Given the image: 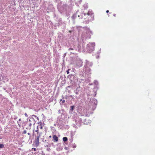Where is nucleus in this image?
I'll use <instances>...</instances> for the list:
<instances>
[{"mask_svg": "<svg viewBox=\"0 0 155 155\" xmlns=\"http://www.w3.org/2000/svg\"><path fill=\"white\" fill-rule=\"evenodd\" d=\"M37 128H40L41 129H42L43 128V126H42V123H40L37 126Z\"/></svg>", "mask_w": 155, "mask_h": 155, "instance_id": "20e7f679", "label": "nucleus"}, {"mask_svg": "<svg viewBox=\"0 0 155 155\" xmlns=\"http://www.w3.org/2000/svg\"><path fill=\"white\" fill-rule=\"evenodd\" d=\"M75 94H78V92H75Z\"/></svg>", "mask_w": 155, "mask_h": 155, "instance_id": "aec40b11", "label": "nucleus"}, {"mask_svg": "<svg viewBox=\"0 0 155 155\" xmlns=\"http://www.w3.org/2000/svg\"><path fill=\"white\" fill-rule=\"evenodd\" d=\"M26 130H24L23 132V134H26Z\"/></svg>", "mask_w": 155, "mask_h": 155, "instance_id": "f8f14e48", "label": "nucleus"}, {"mask_svg": "<svg viewBox=\"0 0 155 155\" xmlns=\"http://www.w3.org/2000/svg\"><path fill=\"white\" fill-rule=\"evenodd\" d=\"M19 121L21 120V119H19Z\"/></svg>", "mask_w": 155, "mask_h": 155, "instance_id": "5701e85b", "label": "nucleus"}, {"mask_svg": "<svg viewBox=\"0 0 155 155\" xmlns=\"http://www.w3.org/2000/svg\"><path fill=\"white\" fill-rule=\"evenodd\" d=\"M65 102V101L64 100H63L62 101V103H64Z\"/></svg>", "mask_w": 155, "mask_h": 155, "instance_id": "4468645a", "label": "nucleus"}, {"mask_svg": "<svg viewBox=\"0 0 155 155\" xmlns=\"http://www.w3.org/2000/svg\"><path fill=\"white\" fill-rule=\"evenodd\" d=\"M33 149H34V150L35 151H36V148H33Z\"/></svg>", "mask_w": 155, "mask_h": 155, "instance_id": "a211bd4d", "label": "nucleus"}, {"mask_svg": "<svg viewBox=\"0 0 155 155\" xmlns=\"http://www.w3.org/2000/svg\"><path fill=\"white\" fill-rule=\"evenodd\" d=\"M77 62L79 63L80 64H76V66H78L79 67H80L81 66V61H77Z\"/></svg>", "mask_w": 155, "mask_h": 155, "instance_id": "423d86ee", "label": "nucleus"}, {"mask_svg": "<svg viewBox=\"0 0 155 155\" xmlns=\"http://www.w3.org/2000/svg\"><path fill=\"white\" fill-rule=\"evenodd\" d=\"M89 46L91 47L90 51H91L94 50V46H95V44L94 43H92L90 44Z\"/></svg>", "mask_w": 155, "mask_h": 155, "instance_id": "f03ea898", "label": "nucleus"}, {"mask_svg": "<svg viewBox=\"0 0 155 155\" xmlns=\"http://www.w3.org/2000/svg\"><path fill=\"white\" fill-rule=\"evenodd\" d=\"M62 101V100L61 99V100H60V101Z\"/></svg>", "mask_w": 155, "mask_h": 155, "instance_id": "412c9836", "label": "nucleus"}, {"mask_svg": "<svg viewBox=\"0 0 155 155\" xmlns=\"http://www.w3.org/2000/svg\"><path fill=\"white\" fill-rule=\"evenodd\" d=\"M25 116L26 117H28V115H27V114L26 113H25Z\"/></svg>", "mask_w": 155, "mask_h": 155, "instance_id": "ddd939ff", "label": "nucleus"}, {"mask_svg": "<svg viewBox=\"0 0 155 155\" xmlns=\"http://www.w3.org/2000/svg\"><path fill=\"white\" fill-rule=\"evenodd\" d=\"M53 138L54 140L55 141V142H57L58 141V137L57 136L55 135H54L53 136Z\"/></svg>", "mask_w": 155, "mask_h": 155, "instance_id": "7ed1b4c3", "label": "nucleus"}, {"mask_svg": "<svg viewBox=\"0 0 155 155\" xmlns=\"http://www.w3.org/2000/svg\"><path fill=\"white\" fill-rule=\"evenodd\" d=\"M93 14V13L92 11H89L87 13V15H88L92 16Z\"/></svg>", "mask_w": 155, "mask_h": 155, "instance_id": "39448f33", "label": "nucleus"}, {"mask_svg": "<svg viewBox=\"0 0 155 155\" xmlns=\"http://www.w3.org/2000/svg\"><path fill=\"white\" fill-rule=\"evenodd\" d=\"M70 70V69H69L68 71H67V74H68L69 73V71Z\"/></svg>", "mask_w": 155, "mask_h": 155, "instance_id": "9b49d317", "label": "nucleus"}, {"mask_svg": "<svg viewBox=\"0 0 155 155\" xmlns=\"http://www.w3.org/2000/svg\"><path fill=\"white\" fill-rule=\"evenodd\" d=\"M64 149H65L66 150H67L68 149V147H65L64 148Z\"/></svg>", "mask_w": 155, "mask_h": 155, "instance_id": "2eb2a0df", "label": "nucleus"}, {"mask_svg": "<svg viewBox=\"0 0 155 155\" xmlns=\"http://www.w3.org/2000/svg\"><path fill=\"white\" fill-rule=\"evenodd\" d=\"M116 15V14H113V16H115Z\"/></svg>", "mask_w": 155, "mask_h": 155, "instance_id": "6ab92c4d", "label": "nucleus"}, {"mask_svg": "<svg viewBox=\"0 0 155 155\" xmlns=\"http://www.w3.org/2000/svg\"><path fill=\"white\" fill-rule=\"evenodd\" d=\"M71 110L72 111H73L74 110V106H71Z\"/></svg>", "mask_w": 155, "mask_h": 155, "instance_id": "6e6552de", "label": "nucleus"}, {"mask_svg": "<svg viewBox=\"0 0 155 155\" xmlns=\"http://www.w3.org/2000/svg\"><path fill=\"white\" fill-rule=\"evenodd\" d=\"M28 135H29V133H28Z\"/></svg>", "mask_w": 155, "mask_h": 155, "instance_id": "b1692460", "label": "nucleus"}, {"mask_svg": "<svg viewBox=\"0 0 155 155\" xmlns=\"http://www.w3.org/2000/svg\"><path fill=\"white\" fill-rule=\"evenodd\" d=\"M40 136H38L37 138H35V143L36 147L38 146L39 144V138Z\"/></svg>", "mask_w": 155, "mask_h": 155, "instance_id": "f257e3e1", "label": "nucleus"}, {"mask_svg": "<svg viewBox=\"0 0 155 155\" xmlns=\"http://www.w3.org/2000/svg\"><path fill=\"white\" fill-rule=\"evenodd\" d=\"M109 12V10H107V11H106V12L107 13H108V12Z\"/></svg>", "mask_w": 155, "mask_h": 155, "instance_id": "dca6fc26", "label": "nucleus"}, {"mask_svg": "<svg viewBox=\"0 0 155 155\" xmlns=\"http://www.w3.org/2000/svg\"><path fill=\"white\" fill-rule=\"evenodd\" d=\"M69 50H73V48H70L69 49Z\"/></svg>", "mask_w": 155, "mask_h": 155, "instance_id": "f3484780", "label": "nucleus"}, {"mask_svg": "<svg viewBox=\"0 0 155 155\" xmlns=\"http://www.w3.org/2000/svg\"><path fill=\"white\" fill-rule=\"evenodd\" d=\"M35 131L37 132V134H38L39 132H38V128L37 127V129L36 130H35Z\"/></svg>", "mask_w": 155, "mask_h": 155, "instance_id": "9d476101", "label": "nucleus"}, {"mask_svg": "<svg viewBox=\"0 0 155 155\" xmlns=\"http://www.w3.org/2000/svg\"><path fill=\"white\" fill-rule=\"evenodd\" d=\"M63 140L64 142H66L68 140V138L66 137H64L63 138Z\"/></svg>", "mask_w": 155, "mask_h": 155, "instance_id": "0eeeda50", "label": "nucleus"}, {"mask_svg": "<svg viewBox=\"0 0 155 155\" xmlns=\"http://www.w3.org/2000/svg\"><path fill=\"white\" fill-rule=\"evenodd\" d=\"M4 146V145L3 144H0V148H2Z\"/></svg>", "mask_w": 155, "mask_h": 155, "instance_id": "1a4fd4ad", "label": "nucleus"}, {"mask_svg": "<svg viewBox=\"0 0 155 155\" xmlns=\"http://www.w3.org/2000/svg\"><path fill=\"white\" fill-rule=\"evenodd\" d=\"M49 137H50V138L51 137V136H49Z\"/></svg>", "mask_w": 155, "mask_h": 155, "instance_id": "4be33fe9", "label": "nucleus"}]
</instances>
